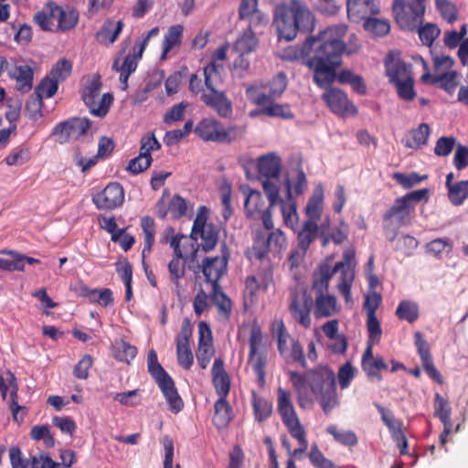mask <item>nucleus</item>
I'll return each mask as SVG.
<instances>
[{
    "instance_id": "obj_7",
    "label": "nucleus",
    "mask_w": 468,
    "mask_h": 468,
    "mask_svg": "<svg viewBox=\"0 0 468 468\" xmlns=\"http://www.w3.org/2000/svg\"><path fill=\"white\" fill-rule=\"evenodd\" d=\"M217 66L212 64L204 68V85L206 91L201 94V101L221 118H229L233 112L232 102L224 91L216 89L219 79H214Z\"/></svg>"
},
{
    "instance_id": "obj_18",
    "label": "nucleus",
    "mask_w": 468,
    "mask_h": 468,
    "mask_svg": "<svg viewBox=\"0 0 468 468\" xmlns=\"http://www.w3.org/2000/svg\"><path fill=\"white\" fill-rule=\"evenodd\" d=\"M414 344L425 372L438 384H442L443 378L433 364L430 345L420 332L414 333Z\"/></svg>"
},
{
    "instance_id": "obj_5",
    "label": "nucleus",
    "mask_w": 468,
    "mask_h": 468,
    "mask_svg": "<svg viewBox=\"0 0 468 468\" xmlns=\"http://www.w3.org/2000/svg\"><path fill=\"white\" fill-rule=\"evenodd\" d=\"M194 133L204 142L231 144L242 138L245 131L237 125L226 127L214 117H207L197 123Z\"/></svg>"
},
{
    "instance_id": "obj_60",
    "label": "nucleus",
    "mask_w": 468,
    "mask_h": 468,
    "mask_svg": "<svg viewBox=\"0 0 468 468\" xmlns=\"http://www.w3.org/2000/svg\"><path fill=\"white\" fill-rule=\"evenodd\" d=\"M261 112L267 116L280 117L284 120H291L294 117V114L288 104L272 103L263 107Z\"/></svg>"
},
{
    "instance_id": "obj_33",
    "label": "nucleus",
    "mask_w": 468,
    "mask_h": 468,
    "mask_svg": "<svg viewBox=\"0 0 468 468\" xmlns=\"http://www.w3.org/2000/svg\"><path fill=\"white\" fill-rule=\"evenodd\" d=\"M141 228L144 234V248L142 250L143 264L145 265L144 259L150 254L155 238V222L150 216H144L141 218Z\"/></svg>"
},
{
    "instance_id": "obj_38",
    "label": "nucleus",
    "mask_w": 468,
    "mask_h": 468,
    "mask_svg": "<svg viewBox=\"0 0 468 468\" xmlns=\"http://www.w3.org/2000/svg\"><path fill=\"white\" fill-rule=\"evenodd\" d=\"M346 5L348 14L357 15L361 18L378 13L375 0H347Z\"/></svg>"
},
{
    "instance_id": "obj_21",
    "label": "nucleus",
    "mask_w": 468,
    "mask_h": 468,
    "mask_svg": "<svg viewBox=\"0 0 468 468\" xmlns=\"http://www.w3.org/2000/svg\"><path fill=\"white\" fill-rule=\"evenodd\" d=\"M8 77L16 80V89L22 93L33 88L34 69L29 65H16L8 70Z\"/></svg>"
},
{
    "instance_id": "obj_28",
    "label": "nucleus",
    "mask_w": 468,
    "mask_h": 468,
    "mask_svg": "<svg viewBox=\"0 0 468 468\" xmlns=\"http://www.w3.org/2000/svg\"><path fill=\"white\" fill-rule=\"evenodd\" d=\"M245 194L244 209L246 216L250 219H259V215L267 209L261 192L249 189L248 193L245 192Z\"/></svg>"
},
{
    "instance_id": "obj_32",
    "label": "nucleus",
    "mask_w": 468,
    "mask_h": 468,
    "mask_svg": "<svg viewBox=\"0 0 468 468\" xmlns=\"http://www.w3.org/2000/svg\"><path fill=\"white\" fill-rule=\"evenodd\" d=\"M287 195L286 201L281 200V210L282 214V218L284 220V224L287 227L293 228V226L298 221V214H297V206L296 202L292 198V190H291V183L288 180L287 185Z\"/></svg>"
},
{
    "instance_id": "obj_51",
    "label": "nucleus",
    "mask_w": 468,
    "mask_h": 468,
    "mask_svg": "<svg viewBox=\"0 0 468 468\" xmlns=\"http://www.w3.org/2000/svg\"><path fill=\"white\" fill-rule=\"evenodd\" d=\"M448 198L454 206H461L468 198V180L455 183L448 189Z\"/></svg>"
},
{
    "instance_id": "obj_2",
    "label": "nucleus",
    "mask_w": 468,
    "mask_h": 468,
    "mask_svg": "<svg viewBox=\"0 0 468 468\" xmlns=\"http://www.w3.org/2000/svg\"><path fill=\"white\" fill-rule=\"evenodd\" d=\"M274 24L280 39L293 40L298 32L312 33L315 17L307 4L302 0H290L274 11Z\"/></svg>"
},
{
    "instance_id": "obj_42",
    "label": "nucleus",
    "mask_w": 468,
    "mask_h": 468,
    "mask_svg": "<svg viewBox=\"0 0 468 468\" xmlns=\"http://www.w3.org/2000/svg\"><path fill=\"white\" fill-rule=\"evenodd\" d=\"M318 225L313 220H306L298 233L297 247L307 251L312 242L316 239Z\"/></svg>"
},
{
    "instance_id": "obj_39",
    "label": "nucleus",
    "mask_w": 468,
    "mask_h": 468,
    "mask_svg": "<svg viewBox=\"0 0 468 468\" xmlns=\"http://www.w3.org/2000/svg\"><path fill=\"white\" fill-rule=\"evenodd\" d=\"M421 79L424 82H427L430 80L433 84L440 83L441 88L445 90L450 94L454 92L458 85L456 71H448L441 74V76H432L430 73H424L421 76Z\"/></svg>"
},
{
    "instance_id": "obj_16",
    "label": "nucleus",
    "mask_w": 468,
    "mask_h": 468,
    "mask_svg": "<svg viewBox=\"0 0 468 468\" xmlns=\"http://www.w3.org/2000/svg\"><path fill=\"white\" fill-rule=\"evenodd\" d=\"M229 251L227 245H221V255L217 257H206L202 263V272L207 282L212 285L218 283L219 279L227 271Z\"/></svg>"
},
{
    "instance_id": "obj_43",
    "label": "nucleus",
    "mask_w": 468,
    "mask_h": 468,
    "mask_svg": "<svg viewBox=\"0 0 468 468\" xmlns=\"http://www.w3.org/2000/svg\"><path fill=\"white\" fill-rule=\"evenodd\" d=\"M112 352L116 360L130 364L137 355V348L125 340L120 339L112 345Z\"/></svg>"
},
{
    "instance_id": "obj_44",
    "label": "nucleus",
    "mask_w": 468,
    "mask_h": 468,
    "mask_svg": "<svg viewBox=\"0 0 468 468\" xmlns=\"http://www.w3.org/2000/svg\"><path fill=\"white\" fill-rule=\"evenodd\" d=\"M211 301L218 307V313L228 318L231 313L232 303L218 283L212 285Z\"/></svg>"
},
{
    "instance_id": "obj_48",
    "label": "nucleus",
    "mask_w": 468,
    "mask_h": 468,
    "mask_svg": "<svg viewBox=\"0 0 468 468\" xmlns=\"http://www.w3.org/2000/svg\"><path fill=\"white\" fill-rule=\"evenodd\" d=\"M218 229L212 223H209V226L198 231L197 236L201 239L200 246L203 250L209 251L216 247L218 241Z\"/></svg>"
},
{
    "instance_id": "obj_20",
    "label": "nucleus",
    "mask_w": 468,
    "mask_h": 468,
    "mask_svg": "<svg viewBox=\"0 0 468 468\" xmlns=\"http://www.w3.org/2000/svg\"><path fill=\"white\" fill-rule=\"evenodd\" d=\"M212 384L219 398H227L230 391V378L225 369L223 359L216 358L212 369Z\"/></svg>"
},
{
    "instance_id": "obj_37",
    "label": "nucleus",
    "mask_w": 468,
    "mask_h": 468,
    "mask_svg": "<svg viewBox=\"0 0 468 468\" xmlns=\"http://www.w3.org/2000/svg\"><path fill=\"white\" fill-rule=\"evenodd\" d=\"M335 80L341 84H350L357 94L365 95L367 93V85L363 78L350 69H343L338 74L335 73Z\"/></svg>"
},
{
    "instance_id": "obj_8",
    "label": "nucleus",
    "mask_w": 468,
    "mask_h": 468,
    "mask_svg": "<svg viewBox=\"0 0 468 468\" xmlns=\"http://www.w3.org/2000/svg\"><path fill=\"white\" fill-rule=\"evenodd\" d=\"M414 205H406L399 197L384 213L382 217V228L387 239L394 241L399 232V229L410 223L414 213Z\"/></svg>"
},
{
    "instance_id": "obj_54",
    "label": "nucleus",
    "mask_w": 468,
    "mask_h": 468,
    "mask_svg": "<svg viewBox=\"0 0 468 468\" xmlns=\"http://www.w3.org/2000/svg\"><path fill=\"white\" fill-rule=\"evenodd\" d=\"M361 367L369 379L378 381L382 379L380 370L388 368V365L382 356H377L375 359L361 365Z\"/></svg>"
},
{
    "instance_id": "obj_9",
    "label": "nucleus",
    "mask_w": 468,
    "mask_h": 468,
    "mask_svg": "<svg viewBox=\"0 0 468 468\" xmlns=\"http://www.w3.org/2000/svg\"><path fill=\"white\" fill-rule=\"evenodd\" d=\"M249 346L248 363L257 377L258 384L263 387L265 384L267 349L263 345L261 328L256 321L252 324L250 331Z\"/></svg>"
},
{
    "instance_id": "obj_62",
    "label": "nucleus",
    "mask_w": 468,
    "mask_h": 468,
    "mask_svg": "<svg viewBox=\"0 0 468 468\" xmlns=\"http://www.w3.org/2000/svg\"><path fill=\"white\" fill-rule=\"evenodd\" d=\"M367 31L379 37L386 36L390 30L389 23L378 18L367 17L364 23Z\"/></svg>"
},
{
    "instance_id": "obj_25",
    "label": "nucleus",
    "mask_w": 468,
    "mask_h": 468,
    "mask_svg": "<svg viewBox=\"0 0 468 468\" xmlns=\"http://www.w3.org/2000/svg\"><path fill=\"white\" fill-rule=\"evenodd\" d=\"M336 271L326 262L319 265L313 275V290L316 294L327 293L329 282Z\"/></svg>"
},
{
    "instance_id": "obj_58",
    "label": "nucleus",
    "mask_w": 468,
    "mask_h": 468,
    "mask_svg": "<svg viewBox=\"0 0 468 468\" xmlns=\"http://www.w3.org/2000/svg\"><path fill=\"white\" fill-rule=\"evenodd\" d=\"M72 71V63L66 59L60 58L52 67L48 75L58 80V83L63 82Z\"/></svg>"
},
{
    "instance_id": "obj_17",
    "label": "nucleus",
    "mask_w": 468,
    "mask_h": 468,
    "mask_svg": "<svg viewBox=\"0 0 468 468\" xmlns=\"http://www.w3.org/2000/svg\"><path fill=\"white\" fill-rule=\"evenodd\" d=\"M91 126V121L88 118L74 117L58 123L53 133L59 135L61 142L69 139H79L87 133Z\"/></svg>"
},
{
    "instance_id": "obj_35",
    "label": "nucleus",
    "mask_w": 468,
    "mask_h": 468,
    "mask_svg": "<svg viewBox=\"0 0 468 468\" xmlns=\"http://www.w3.org/2000/svg\"><path fill=\"white\" fill-rule=\"evenodd\" d=\"M55 15H57L58 24L55 30L69 31L74 28L79 22V13L75 9L65 10L58 5Z\"/></svg>"
},
{
    "instance_id": "obj_31",
    "label": "nucleus",
    "mask_w": 468,
    "mask_h": 468,
    "mask_svg": "<svg viewBox=\"0 0 468 468\" xmlns=\"http://www.w3.org/2000/svg\"><path fill=\"white\" fill-rule=\"evenodd\" d=\"M58 5L55 2H48L46 7L36 13L34 21L44 31H54L58 24V16L55 15Z\"/></svg>"
},
{
    "instance_id": "obj_3",
    "label": "nucleus",
    "mask_w": 468,
    "mask_h": 468,
    "mask_svg": "<svg viewBox=\"0 0 468 468\" xmlns=\"http://www.w3.org/2000/svg\"><path fill=\"white\" fill-rule=\"evenodd\" d=\"M277 412L289 434L299 443V448L292 450L291 457L299 459L308 449L307 433L301 423L289 390L277 388Z\"/></svg>"
},
{
    "instance_id": "obj_46",
    "label": "nucleus",
    "mask_w": 468,
    "mask_h": 468,
    "mask_svg": "<svg viewBox=\"0 0 468 468\" xmlns=\"http://www.w3.org/2000/svg\"><path fill=\"white\" fill-rule=\"evenodd\" d=\"M431 133L430 126L427 123H420L416 129L410 132V137L406 141L405 146L418 149L425 145Z\"/></svg>"
},
{
    "instance_id": "obj_1",
    "label": "nucleus",
    "mask_w": 468,
    "mask_h": 468,
    "mask_svg": "<svg viewBox=\"0 0 468 468\" xmlns=\"http://www.w3.org/2000/svg\"><path fill=\"white\" fill-rule=\"evenodd\" d=\"M346 25L328 27L317 36L308 37L301 46H292L284 49L283 58L287 60H301L314 72V82L320 88L333 83L335 69L341 65L342 55L346 50L344 37Z\"/></svg>"
},
{
    "instance_id": "obj_40",
    "label": "nucleus",
    "mask_w": 468,
    "mask_h": 468,
    "mask_svg": "<svg viewBox=\"0 0 468 468\" xmlns=\"http://www.w3.org/2000/svg\"><path fill=\"white\" fill-rule=\"evenodd\" d=\"M251 405L256 421L262 422L271 417L272 413V403L258 396L255 391L251 393Z\"/></svg>"
},
{
    "instance_id": "obj_12",
    "label": "nucleus",
    "mask_w": 468,
    "mask_h": 468,
    "mask_svg": "<svg viewBox=\"0 0 468 468\" xmlns=\"http://www.w3.org/2000/svg\"><path fill=\"white\" fill-rule=\"evenodd\" d=\"M355 250L348 249L343 253V260L332 267L336 272L340 271V278L337 284L339 292L343 295L346 303H353L351 287L355 280Z\"/></svg>"
},
{
    "instance_id": "obj_53",
    "label": "nucleus",
    "mask_w": 468,
    "mask_h": 468,
    "mask_svg": "<svg viewBox=\"0 0 468 468\" xmlns=\"http://www.w3.org/2000/svg\"><path fill=\"white\" fill-rule=\"evenodd\" d=\"M451 413L452 409L448 399L443 398L440 393H435L434 416L439 418L442 423H452Z\"/></svg>"
},
{
    "instance_id": "obj_23",
    "label": "nucleus",
    "mask_w": 468,
    "mask_h": 468,
    "mask_svg": "<svg viewBox=\"0 0 468 468\" xmlns=\"http://www.w3.org/2000/svg\"><path fill=\"white\" fill-rule=\"evenodd\" d=\"M5 376L6 382H8L10 388L9 409L11 410L13 420L16 422H20L24 420L27 414V408L18 404V385L15 374L11 371H7Z\"/></svg>"
},
{
    "instance_id": "obj_29",
    "label": "nucleus",
    "mask_w": 468,
    "mask_h": 468,
    "mask_svg": "<svg viewBox=\"0 0 468 468\" xmlns=\"http://www.w3.org/2000/svg\"><path fill=\"white\" fill-rule=\"evenodd\" d=\"M271 334L277 341V349L282 357L287 359L288 340L291 341V335L286 329L282 319H274L271 324Z\"/></svg>"
},
{
    "instance_id": "obj_63",
    "label": "nucleus",
    "mask_w": 468,
    "mask_h": 468,
    "mask_svg": "<svg viewBox=\"0 0 468 468\" xmlns=\"http://www.w3.org/2000/svg\"><path fill=\"white\" fill-rule=\"evenodd\" d=\"M153 162L152 156H146L140 152L139 155L131 159L126 170L133 175H138L148 169Z\"/></svg>"
},
{
    "instance_id": "obj_49",
    "label": "nucleus",
    "mask_w": 468,
    "mask_h": 468,
    "mask_svg": "<svg viewBox=\"0 0 468 468\" xmlns=\"http://www.w3.org/2000/svg\"><path fill=\"white\" fill-rule=\"evenodd\" d=\"M257 46L258 39L255 34L250 29H248L237 39L234 48L238 53L249 54L254 51Z\"/></svg>"
},
{
    "instance_id": "obj_30",
    "label": "nucleus",
    "mask_w": 468,
    "mask_h": 468,
    "mask_svg": "<svg viewBox=\"0 0 468 468\" xmlns=\"http://www.w3.org/2000/svg\"><path fill=\"white\" fill-rule=\"evenodd\" d=\"M214 408L215 413L212 419L214 425L218 430L226 428L234 417L232 407L227 398H218Z\"/></svg>"
},
{
    "instance_id": "obj_50",
    "label": "nucleus",
    "mask_w": 468,
    "mask_h": 468,
    "mask_svg": "<svg viewBox=\"0 0 468 468\" xmlns=\"http://www.w3.org/2000/svg\"><path fill=\"white\" fill-rule=\"evenodd\" d=\"M426 252L437 258H441L443 253H451L453 246L449 238H438L426 244Z\"/></svg>"
},
{
    "instance_id": "obj_19",
    "label": "nucleus",
    "mask_w": 468,
    "mask_h": 468,
    "mask_svg": "<svg viewBox=\"0 0 468 468\" xmlns=\"http://www.w3.org/2000/svg\"><path fill=\"white\" fill-rule=\"evenodd\" d=\"M398 52H388L385 59V70L389 81L394 84L411 77V65L402 61Z\"/></svg>"
},
{
    "instance_id": "obj_13",
    "label": "nucleus",
    "mask_w": 468,
    "mask_h": 468,
    "mask_svg": "<svg viewBox=\"0 0 468 468\" xmlns=\"http://www.w3.org/2000/svg\"><path fill=\"white\" fill-rule=\"evenodd\" d=\"M331 84L329 83L324 87L325 90L322 94L323 101L331 112L341 117L356 115L357 108L348 99L347 94L338 88L331 87Z\"/></svg>"
},
{
    "instance_id": "obj_22",
    "label": "nucleus",
    "mask_w": 468,
    "mask_h": 468,
    "mask_svg": "<svg viewBox=\"0 0 468 468\" xmlns=\"http://www.w3.org/2000/svg\"><path fill=\"white\" fill-rule=\"evenodd\" d=\"M282 160L275 153H270L258 159V171L261 178H278L281 173Z\"/></svg>"
},
{
    "instance_id": "obj_64",
    "label": "nucleus",
    "mask_w": 468,
    "mask_h": 468,
    "mask_svg": "<svg viewBox=\"0 0 468 468\" xmlns=\"http://www.w3.org/2000/svg\"><path fill=\"white\" fill-rule=\"evenodd\" d=\"M417 29L420 41L428 47L433 44L441 33V29L436 25L431 23L422 27L419 26Z\"/></svg>"
},
{
    "instance_id": "obj_27",
    "label": "nucleus",
    "mask_w": 468,
    "mask_h": 468,
    "mask_svg": "<svg viewBox=\"0 0 468 468\" xmlns=\"http://www.w3.org/2000/svg\"><path fill=\"white\" fill-rule=\"evenodd\" d=\"M157 386L161 389L164 397L169 404L170 410L177 413L184 408V401L179 396L175 382L172 378L163 380Z\"/></svg>"
},
{
    "instance_id": "obj_24",
    "label": "nucleus",
    "mask_w": 468,
    "mask_h": 468,
    "mask_svg": "<svg viewBox=\"0 0 468 468\" xmlns=\"http://www.w3.org/2000/svg\"><path fill=\"white\" fill-rule=\"evenodd\" d=\"M124 24L119 20L117 22L108 19L106 20L101 29L96 33V40L105 46L113 44L122 31Z\"/></svg>"
},
{
    "instance_id": "obj_61",
    "label": "nucleus",
    "mask_w": 468,
    "mask_h": 468,
    "mask_svg": "<svg viewBox=\"0 0 468 468\" xmlns=\"http://www.w3.org/2000/svg\"><path fill=\"white\" fill-rule=\"evenodd\" d=\"M170 280L176 285L179 284V280L185 276L186 266L183 257L174 256L168 263Z\"/></svg>"
},
{
    "instance_id": "obj_55",
    "label": "nucleus",
    "mask_w": 468,
    "mask_h": 468,
    "mask_svg": "<svg viewBox=\"0 0 468 468\" xmlns=\"http://www.w3.org/2000/svg\"><path fill=\"white\" fill-rule=\"evenodd\" d=\"M289 379L292 384L294 390L298 394V405L301 408L304 407L303 402V399L301 396L302 390L307 386L309 388V378L307 376V371L303 374H301L297 371L290 370L288 371Z\"/></svg>"
},
{
    "instance_id": "obj_56",
    "label": "nucleus",
    "mask_w": 468,
    "mask_h": 468,
    "mask_svg": "<svg viewBox=\"0 0 468 468\" xmlns=\"http://www.w3.org/2000/svg\"><path fill=\"white\" fill-rule=\"evenodd\" d=\"M326 431L331 434L334 439L346 446H355L357 444V437L354 431H339L335 425L327 427Z\"/></svg>"
},
{
    "instance_id": "obj_57",
    "label": "nucleus",
    "mask_w": 468,
    "mask_h": 468,
    "mask_svg": "<svg viewBox=\"0 0 468 468\" xmlns=\"http://www.w3.org/2000/svg\"><path fill=\"white\" fill-rule=\"evenodd\" d=\"M58 82L48 74L45 76L35 88V93L40 95L41 98H51L53 97L58 89Z\"/></svg>"
},
{
    "instance_id": "obj_4",
    "label": "nucleus",
    "mask_w": 468,
    "mask_h": 468,
    "mask_svg": "<svg viewBox=\"0 0 468 468\" xmlns=\"http://www.w3.org/2000/svg\"><path fill=\"white\" fill-rule=\"evenodd\" d=\"M309 388L319 399L323 411L328 414L337 404L335 375L327 366L307 370Z\"/></svg>"
},
{
    "instance_id": "obj_26",
    "label": "nucleus",
    "mask_w": 468,
    "mask_h": 468,
    "mask_svg": "<svg viewBox=\"0 0 468 468\" xmlns=\"http://www.w3.org/2000/svg\"><path fill=\"white\" fill-rule=\"evenodd\" d=\"M338 312L336 298L327 293L316 294L314 314L315 318H326Z\"/></svg>"
},
{
    "instance_id": "obj_41",
    "label": "nucleus",
    "mask_w": 468,
    "mask_h": 468,
    "mask_svg": "<svg viewBox=\"0 0 468 468\" xmlns=\"http://www.w3.org/2000/svg\"><path fill=\"white\" fill-rule=\"evenodd\" d=\"M183 30L184 28L181 25H175L168 28L163 41V51L161 54L162 59L165 58L168 52L174 48L181 45Z\"/></svg>"
},
{
    "instance_id": "obj_34",
    "label": "nucleus",
    "mask_w": 468,
    "mask_h": 468,
    "mask_svg": "<svg viewBox=\"0 0 468 468\" xmlns=\"http://www.w3.org/2000/svg\"><path fill=\"white\" fill-rule=\"evenodd\" d=\"M119 62L120 60L118 58L114 59L112 69L120 72V81L123 86V90H126L130 75L137 69L136 56L129 54L124 58L122 65H120Z\"/></svg>"
},
{
    "instance_id": "obj_47",
    "label": "nucleus",
    "mask_w": 468,
    "mask_h": 468,
    "mask_svg": "<svg viewBox=\"0 0 468 468\" xmlns=\"http://www.w3.org/2000/svg\"><path fill=\"white\" fill-rule=\"evenodd\" d=\"M374 405L379 412L382 421L388 429L391 437L403 431V422L396 419L391 410H387L378 403H374Z\"/></svg>"
},
{
    "instance_id": "obj_11",
    "label": "nucleus",
    "mask_w": 468,
    "mask_h": 468,
    "mask_svg": "<svg viewBox=\"0 0 468 468\" xmlns=\"http://www.w3.org/2000/svg\"><path fill=\"white\" fill-rule=\"evenodd\" d=\"M287 247V239L281 229L271 231L267 238L258 235L250 251V259L262 260L269 252L280 254Z\"/></svg>"
},
{
    "instance_id": "obj_45",
    "label": "nucleus",
    "mask_w": 468,
    "mask_h": 468,
    "mask_svg": "<svg viewBox=\"0 0 468 468\" xmlns=\"http://www.w3.org/2000/svg\"><path fill=\"white\" fill-rule=\"evenodd\" d=\"M395 314L399 320L412 324L419 318V304L410 300H402L399 303Z\"/></svg>"
},
{
    "instance_id": "obj_14",
    "label": "nucleus",
    "mask_w": 468,
    "mask_h": 468,
    "mask_svg": "<svg viewBox=\"0 0 468 468\" xmlns=\"http://www.w3.org/2000/svg\"><path fill=\"white\" fill-rule=\"evenodd\" d=\"M312 299L304 291L300 292L297 289L291 291L289 296V312L292 318L303 327L309 328L312 324L310 316Z\"/></svg>"
},
{
    "instance_id": "obj_15",
    "label": "nucleus",
    "mask_w": 468,
    "mask_h": 468,
    "mask_svg": "<svg viewBox=\"0 0 468 468\" xmlns=\"http://www.w3.org/2000/svg\"><path fill=\"white\" fill-rule=\"evenodd\" d=\"M92 202L100 210H113L124 202V190L118 182L109 183L101 191L92 196Z\"/></svg>"
},
{
    "instance_id": "obj_36",
    "label": "nucleus",
    "mask_w": 468,
    "mask_h": 468,
    "mask_svg": "<svg viewBox=\"0 0 468 468\" xmlns=\"http://www.w3.org/2000/svg\"><path fill=\"white\" fill-rule=\"evenodd\" d=\"M324 207V192L322 186L317 187L312 197L309 198L305 207L307 220H313L317 223L320 219Z\"/></svg>"
},
{
    "instance_id": "obj_59",
    "label": "nucleus",
    "mask_w": 468,
    "mask_h": 468,
    "mask_svg": "<svg viewBox=\"0 0 468 468\" xmlns=\"http://www.w3.org/2000/svg\"><path fill=\"white\" fill-rule=\"evenodd\" d=\"M42 107L43 98L34 92L27 101L25 111L29 119L36 121L42 116Z\"/></svg>"
},
{
    "instance_id": "obj_10",
    "label": "nucleus",
    "mask_w": 468,
    "mask_h": 468,
    "mask_svg": "<svg viewBox=\"0 0 468 468\" xmlns=\"http://www.w3.org/2000/svg\"><path fill=\"white\" fill-rule=\"evenodd\" d=\"M425 5L421 1L394 0L392 9L398 25L404 30L414 31L423 22Z\"/></svg>"
},
{
    "instance_id": "obj_52",
    "label": "nucleus",
    "mask_w": 468,
    "mask_h": 468,
    "mask_svg": "<svg viewBox=\"0 0 468 468\" xmlns=\"http://www.w3.org/2000/svg\"><path fill=\"white\" fill-rule=\"evenodd\" d=\"M31 159L30 148L24 145H19L14 148L11 153L6 155L4 162L7 165H21Z\"/></svg>"
},
{
    "instance_id": "obj_6",
    "label": "nucleus",
    "mask_w": 468,
    "mask_h": 468,
    "mask_svg": "<svg viewBox=\"0 0 468 468\" xmlns=\"http://www.w3.org/2000/svg\"><path fill=\"white\" fill-rule=\"evenodd\" d=\"M101 87V76L95 74L84 79L80 91L81 100L89 108L90 114L99 118H103L108 114L113 102V95L110 92L104 93L100 97Z\"/></svg>"
}]
</instances>
